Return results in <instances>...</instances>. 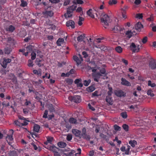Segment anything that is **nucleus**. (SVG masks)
Listing matches in <instances>:
<instances>
[{
	"label": "nucleus",
	"mask_w": 156,
	"mask_h": 156,
	"mask_svg": "<svg viewBox=\"0 0 156 156\" xmlns=\"http://www.w3.org/2000/svg\"><path fill=\"white\" fill-rule=\"evenodd\" d=\"M101 20L102 25L105 28L107 27L108 25L109 20V17L106 14H104L101 16Z\"/></svg>",
	"instance_id": "f257e3e1"
},
{
	"label": "nucleus",
	"mask_w": 156,
	"mask_h": 156,
	"mask_svg": "<svg viewBox=\"0 0 156 156\" xmlns=\"http://www.w3.org/2000/svg\"><path fill=\"white\" fill-rule=\"evenodd\" d=\"M139 46V45H136L134 43H132L130 44L129 48L130 50L133 52H137L140 50Z\"/></svg>",
	"instance_id": "f03ea898"
},
{
	"label": "nucleus",
	"mask_w": 156,
	"mask_h": 156,
	"mask_svg": "<svg viewBox=\"0 0 156 156\" xmlns=\"http://www.w3.org/2000/svg\"><path fill=\"white\" fill-rule=\"evenodd\" d=\"M124 29L121 26L118 25L112 28V30L114 33L120 32V33H123Z\"/></svg>",
	"instance_id": "7ed1b4c3"
},
{
	"label": "nucleus",
	"mask_w": 156,
	"mask_h": 156,
	"mask_svg": "<svg viewBox=\"0 0 156 156\" xmlns=\"http://www.w3.org/2000/svg\"><path fill=\"white\" fill-rule=\"evenodd\" d=\"M69 100L76 103H79L81 101V98L79 96H74L73 97H69Z\"/></svg>",
	"instance_id": "20e7f679"
},
{
	"label": "nucleus",
	"mask_w": 156,
	"mask_h": 156,
	"mask_svg": "<svg viewBox=\"0 0 156 156\" xmlns=\"http://www.w3.org/2000/svg\"><path fill=\"white\" fill-rule=\"evenodd\" d=\"M96 69H92V72H93L92 73L93 77L94 78V80L97 82L98 81V79L100 78V76H101V74L98 73L96 74L94 73L96 71Z\"/></svg>",
	"instance_id": "39448f33"
},
{
	"label": "nucleus",
	"mask_w": 156,
	"mask_h": 156,
	"mask_svg": "<svg viewBox=\"0 0 156 156\" xmlns=\"http://www.w3.org/2000/svg\"><path fill=\"white\" fill-rule=\"evenodd\" d=\"M13 130L12 129H10L9 130V133L6 136V140L8 142V144L10 145V142L9 141H12L13 140Z\"/></svg>",
	"instance_id": "423d86ee"
},
{
	"label": "nucleus",
	"mask_w": 156,
	"mask_h": 156,
	"mask_svg": "<svg viewBox=\"0 0 156 156\" xmlns=\"http://www.w3.org/2000/svg\"><path fill=\"white\" fill-rule=\"evenodd\" d=\"M91 39L90 38L89 39V40L90 41V43L89 41H88L89 47L88 48H85V50L87 51H89L94 53V52L96 51L94 48V46L93 44V42L91 41Z\"/></svg>",
	"instance_id": "0eeeda50"
},
{
	"label": "nucleus",
	"mask_w": 156,
	"mask_h": 156,
	"mask_svg": "<svg viewBox=\"0 0 156 156\" xmlns=\"http://www.w3.org/2000/svg\"><path fill=\"white\" fill-rule=\"evenodd\" d=\"M12 61L11 59L4 58L2 64V66L4 68H6L8 63H10Z\"/></svg>",
	"instance_id": "6e6552de"
},
{
	"label": "nucleus",
	"mask_w": 156,
	"mask_h": 156,
	"mask_svg": "<svg viewBox=\"0 0 156 156\" xmlns=\"http://www.w3.org/2000/svg\"><path fill=\"white\" fill-rule=\"evenodd\" d=\"M115 95L119 97H125L126 96V93L122 90H115L114 91Z\"/></svg>",
	"instance_id": "1a4fd4ad"
},
{
	"label": "nucleus",
	"mask_w": 156,
	"mask_h": 156,
	"mask_svg": "<svg viewBox=\"0 0 156 156\" xmlns=\"http://www.w3.org/2000/svg\"><path fill=\"white\" fill-rule=\"evenodd\" d=\"M72 132L76 136L80 138L82 137L81 132L80 131L76 129H72Z\"/></svg>",
	"instance_id": "9d476101"
},
{
	"label": "nucleus",
	"mask_w": 156,
	"mask_h": 156,
	"mask_svg": "<svg viewBox=\"0 0 156 156\" xmlns=\"http://www.w3.org/2000/svg\"><path fill=\"white\" fill-rule=\"evenodd\" d=\"M79 58L76 56H74L73 57V60L75 61L77 65L81 64V62L83 61V58L80 55H79Z\"/></svg>",
	"instance_id": "9b49d317"
},
{
	"label": "nucleus",
	"mask_w": 156,
	"mask_h": 156,
	"mask_svg": "<svg viewBox=\"0 0 156 156\" xmlns=\"http://www.w3.org/2000/svg\"><path fill=\"white\" fill-rule=\"evenodd\" d=\"M66 151H69V150H66V149L64 150L63 153L66 156H73L74 154L76 153V151L73 150H71L68 153H66Z\"/></svg>",
	"instance_id": "f8f14e48"
},
{
	"label": "nucleus",
	"mask_w": 156,
	"mask_h": 156,
	"mask_svg": "<svg viewBox=\"0 0 156 156\" xmlns=\"http://www.w3.org/2000/svg\"><path fill=\"white\" fill-rule=\"evenodd\" d=\"M66 26L69 28L73 29L75 27V23L72 20H70L67 21L66 22Z\"/></svg>",
	"instance_id": "ddd939ff"
},
{
	"label": "nucleus",
	"mask_w": 156,
	"mask_h": 156,
	"mask_svg": "<svg viewBox=\"0 0 156 156\" xmlns=\"http://www.w3.org/2000/svg\"><path fill=\"white\" fill-rule=\"evenodd\" d=\"M149 67L152 69L156 68V62L154 59L151 60L149 63Z\"/></svg>",
	"instance_id": "4468645a"
},
{
	"label": "nucleus",
	"mask_w": 156,
	"mask_h": 156,
	"mask_svg": "<svg viewBox=\"0 0 156 156\" xmlns=\"http://www.w3.org/2000/svg\"><path fill=\"white\" fill-rule=\"evenodd\" d=\"M136 32L134 31H132L131 30H128L126 33V35L129 38H130L133 35H136Z\"/></svg>",
	"instance_id": "2eb2a0df"
},
{
	"label": "nucleus",
	"mask_w": 156,
	"mask_h": 156,
	"mask_svg": "<svg viewBox=\"0 0 156 156\" xmlns=\"http://www.w3.org/2000/svg\"><path fill=\"white\" fill-rule=\"evenodd\" d=\"M47 147H46V148L52 151L54 153L56 151H57L58 150V148L54 145H48Z\"/></svg>",
	"instance_id": "dca6fc26"
},
{
	"label": "nucleus",
	"mask_w": 156,
	"mask_h": 156,
	"mask_svg": "<svg viewBox=\"0 0 156 156\" xmlns=\"http://www.w3.org/2000/svg\"><path fill=\"white\" fill-rule=\"evenodd\" d=\"M94 12L95 11L94 10L90 9L87 12V15L91 17L94 18Z\"/></svg>",
	"instance_id": "f3484780"
},
{
	"label": "nucleus",
	"mask_w": 156,
	"mask_h": 156,
	"mask_svg": "<svg viewBox=\"0 0 156 156\" xmlns=\"http://www.w3.org/2000/svg\"><path fill=\"white\" fill-rule=\"evenodd\" d=\"M121 84L123 85H124L127 86H131V84L130 82L126 80L125 79L122 78L121 79Z\"/></svg>",
	"instance_id": "a211bd4d"
},
{
	"label": "nucleus",
	"mask_w": 156,
	"mask_h": 156,
	"mask_svg": "<svg viewBox=\"0 0 156 156\" xmlns=\"http://www.w3.org/2000/svg\"><path fill=\"white\" fill-rule=\"evenodd\" d=\"M81 79H77L75 81V83L76 84L78 87H82L83 86V84L81 83Z\"/></svg>",
	"instance_id": "6ab92c4d"
},
{
	"label": "nucleus",
	"mask_w": 156,
	"mask_h": 156,
	"mask_svg": "<svg viewBox=\"0 0 156 156\" xmlns=\"http://www.w3.org/2000/svg\"><path fill=\"white\" fill-rule=\"evenodd\" d=\"M47 140L44 142V144L47 145L48 144H51L53 140V138L52 137L47 136Z\"/></svg>",
	"instance_id": "aec40b11"
},
{
	"label": "nucleus",
	"mask_w": 156,
	"mask_h": 156,
	"mask_svg": "<svg viewBox=\"0 0 156 156\" xmlns=\"http://www.w3.org/2000/svg\"><path fill=\"white\" fill-rule=\"evenodd\" d=\"M135 27L136 30L139 31L143 28V26L140 22H138L136 24Z\"/></svg>",
	"instance_id": "412c9836"
},
{
	"label": "nucleus",
	"mask_w": 156,
	"mask_h": 156,
	"mask_svg": "<svg viewBox=\"0 0 156 156\" xmlns=\"http://www.w3.org/2000/svg\"><path fill=\"white\" fill-rule=\"evenodd\" d=\"M57 44L58 46H61L62 44H65V42L64 39L62 38H59L57 41Z\"/></svg>",
	"instance_id": "4be33fe9"
},
{
	"label": "nucleus",
	"mask_w": 156,
	"mask_h": 156,
	"mask_svg": "<svg viewBox=\"0 0 156 156\" xmlns=\"http://www.w3.org/2000/svg\"><path fill=\"white\" fill-rule=\"evenodd\" d=\"M82 133L81 134L82 137L84 138L87 139L88 138V137L86 133V129L85 128H83L82 130Z\"/></svg>",
	"instance_id": "5701e85b"
},
{
	"label": "nucleus",
	"mask_w": 156,
	"mask_h": 156,
	"mask_svg": "<svg viewBox=\"0 0 156 156\" xmlns=\"http://www.w3.org/2000/svg\"><path fill=\"white\" fill-rule=\"evenodd\" d=\"M116 51L118 53H122L123 52V48L120 46H116L115 48Z\"/></svg>",
	"instance_id": "b1692460"
},
{
	"label": "nucleus",
	"mask_w": 156,
	"mask_h": 156,
	"mask_svg": "<svg viewBox=\"0 0 156 156\" xmlns=\"http://www.w3.org/2000/svg\"><path fill=\"white\" fill-rule=\"evenodd\" d=\"M72 12L69 11L67 9V12L65 14L64 16L66 18H70L72 16Z\"/></svg>",
	"instance_id": "393cba45"
},
{
	"label": "nucleus",
	"mask_w": 156,
	"mask_h": 156,
	"mask_svg": "<svg viewBox=\"0 0 156 156\" xmlns=\"http://www.w3.org/2000/svg\"><path fill=\"white\" fill-rule=\"evenodd\" d=\"M58 145L61 148H64L66 146V144L64 142L61 141L58 143Z\"/></svg>",
	"instance_id": "a878e982"
},
{
	"label": "nucleus",
	"mask_w": 156,
	"mask_h": 156,
	"mask_svg": "<svg viewBox=\"0 0 156 156\" xmlns=\"http://www.w3.org/2000/svg\"><path fill=\"white\" fill-rule=\"evenodd\" d=\"M26 49L27 51L23 53V55H24L25 56H27L28 55L29 52H30V51H32V46H27L26 48Z\"/></svg>",
	"instance_id": "bb28decb"
},
{
	"label": "nucleus",
	"mask_w": 156,
	"mask_h": 156,
	"mask_svg": "<svg viewBox=\"0 0 156 156\" xmlns=\"http://www.w3.org/2000/svg\"><path fill=\"white\" fill-rule=\"evenodd\" d=\"M43 13L47 15L48 16L50 17L52 16L53 14V13L51 11H46L45 12H43Z\"/></svg>",
	"instance_id": "cd10ccee"
},
{
	"label": "nucleus",
	"mask_w": 156,
	"mask_h": 156,
	"mask_svg": "<svg viewBox=\"0 0 156 156\" xmlns=\"http://www.w3.org/2000/svg\"><path fill=\"white\" fill-rule=\"evenodd\" d=\"M76 5H74L69 7L67 9L73 12V11H74L76 9Z\"/></svg>",
	"instance_id": "c85d7f7f"
},
{
	"label": "nucleus",
	"mask_w": 156,
	"mask_h": 156,
	"mask_svg": "<svg viewBox=\"0 0 156 156\" xmlns=\"http://www.w3.org/2000/svg\"><path fill=\"white\" fill-rule=\"evenodd\" d=\"M129 144L133 147H135V145L137 144V142L135 140H131L129 142Z\"/></svg>",
	"instance_id": "c756f323"
},
{
	"label": "nucleus",
	"mask_w": 156,
	"mask_h": 156,
	"mask_svg": "<svg viewBox=\"0 0 156 156\" xmlns=\"http://www.w3.org/2000/svg\"><path fill=\"white\" fill-rule=\"evenodd\" d=\"M40 128V127L39 125L35 124L34 126L33 130L36 132H39Z\"/></svg>",
	"instance_id": "7c9ffc66"
},
{
	"label": "nucleus",
	"mask_w": 156,
	"mask_h": 156,
	"mask_svg": "<svg viewBox=\"0 0 156 156\" xmlns=\"http://www.w3.org/2000/svg\"><path fill=\"white\" fill-rule=\"evenodd\" d=\"M128 9V7L125 5L120 9L121 12H126V11Z\"/></svg>",
	"instance_id": "2f4dec72"
},
{
	"label": "nucleus",
	"mask_w": 156,
	"mask_h": 156,
	"mask_svg": "<svg viewBox=\"0 0 156 156\" xmlns=\"http://www.w3.org/2000/svg\"><path fill=\"white\" fill-rule=\"evenodd\" d=\"M95 90V88L94 86H91L87 88V90L88 92H91Z\"/></svg>",
	"instance_id": "473e14b6"
},
{
	"label": "nucleus",
	"mask_w": 156,
	"mask_h": 156,
	"mask_svg": "<svg viewBox=\"0 0 156 156\" xmlns=\"http://www.w3.org/2000/svg\"><path fill=\"white\" fill-rule=\"evenodd\" d=\"M106 101L110 105H112V98L108 96H107L106 97Z\"/></svg>",
	"instance_id": "72a5a7b5"
},
{
	"label": "nucleus",
	"mask_w": 156,
	"mask_h": 156,
	"mask_svg": "<svg viewBox=\"0 0 156 156\" xmlns=\"http://www.w3.org/2000/svg\"><path fill=\"white\" fill-rule=\"evenodd\" d=\"M15 30V27L12 25L9 26L8 28L6 30L11 32H12Z\"/></svg>",
	"instance_id": "f704fd0d"
},
{
	"label": "nucleus",
	"mask_w": 156,
	"mask_h": 156,
	"mask_svg": "<svg viewBox=\"0 0 156 156\" xmlns=\"http://www.w3.org/2000/svg\"><path fill=\"white\" fill-rule=\"evenodd\" d=\"M117 1L116 0H110L108 2V4L110 5H113L117 4Z\"/></svg>",
	"instance_id": "c9c22d12"
},
{
	"label": "nucleus",
	"mask_w": 156,
	"mask_h": 156,
	"mask_svg": "<svg viewBox=\"0 0 156 156\" xmlns=\"http://www.w3.org/2000/svg\"><path fill=\"white\" fill-rule=\"evenodd\" d=\"M76 120L73 118H70L69 120V122L72 124H76Z\"/></svg>",
	"instance_id": "e433bc0d"
},
{
	"label": "nucleus",
	"mask_w": 156,
	"mask_h": 156,
	"mask_svg": "<svg viewBox=\"0 0 156 156\" xmlns=\"http://www.w3.org/2000/svg\"><path fill=\"white\" fill-rule=\"evenodd\" d=\"M154 19V16L153 14H151L150 17L147 18V20L148 21H153Z\"/></svg>",
	"instance_id": "4c0bfd02"
},
{
	"label": "nucleus",
	"mask_w": 156,
	"mask_h": 156,
	"mask_svg": "<svg viewBox=\"0 0 156 156\" xmlns=\"http://www.w3.org/2000/svg\"><path fill=\"white\" fill-rule=\"evenodd\" d=\"M84 38V36L83 35H81L77 37V41L79 42H81L83 41Z\"/></svg>",
	"instance_id": "58836bf2"
},
{
	"label": "nucleus",
	"mask_w": 156,
	"mask_h": 156,
	"mask_svg": "<svg viewBox=\"0 0 156 156\" xmlns=\"http://www.w3.org/2000/svg\"><path fill=\"white\" fill-rule=\"evenodd\" d=\"M148 86H150L152 87H154L156 86L155 84L154 83H152V82L151 80H149L148 81Z\"/></svg>",
	"instance_id": "ea45409f"
},
{
	"label": "nucleus",
	"mask_w": 156,
	"mask_h": 156,
	"mask_svg": "<svg viewBox=\"0 0 156 156\" xmlns=\"http://www.w3.org/2000/svg\"><path fill=\"white\" fill-rule=\"evenodd\" d=\"M42 82V81L41 80H39L37 81H34L33 84L35 86H38Z\"/></svg>",
	"instance_id": "a19ab883"
},
{
	"label": "nucleus",
	"mask_w": 156,
	"mask_h": 156,
	"mask_svg": "<svg viewBox=\"0 0 156 156\" xmlns=\"http://www.w3.org/2000/svg\"><path fill=\"white\" fill-rule=\"evenodd\" d=\"M121 115L124 119H126L127 117V113L126 112H124L121 113Z\"/></svg>",
	"instance_id": "79ce46f5"
},
{
	"label": "nucleus",
	"mask_w": 156,
	"mask_h": 156,
	"mask_svg": "<svg viewBox=\"0 0 156 156\" xmlns=\"http://www.w3.org/2000/svg\"><path fill=\"white\" fill-rule=\"evenodd\" d=\"M72 139V136L71 134H68L67 135L66 139L69 141H70Z\"/></svg>",
	"instance_id": "37998d69"
},
{
	"label": "nucleus",
	"mask_w": 156,
	"mask_h": 156,
	"mask_svg": "<svg viewBox=\"0 0 156 156\" xmlns=\"http://www.w3.org/2000/svg\"><path fill=\"white\" fill-rule=\"evenodd\" d=\"M33 72L34 74H36L38 76H41V73H39L37 70H34Z\"/></svg>",
	"instance_id": "c03bdc74"
},
{
	"label": "nucleus",
	"mask_w": 156,
	"mask_h": 156,
	"mask_svg": "<svg viewBox=\"0 0 156 156\" xmlns=\"http://www.w3.org/2000/svg\"><path fill=\"white\" fill-rule=\"evenodd\" d=\"M147 94L149 95H150L151 97H153L154 94L153 93V91L151 90H148L147 91Z\"/></svg>",
	"instance_id": "a18cd8bd"
},
{
	"label": "nucleus",
	"mask_w": 156,
	"mask_h": 156,
	"mask_svg": "<svg viewBox=\"0 0 156 156\" xmlns=\"http://www.w3.org/2000/svg\"><path fill=\"white\" fill-rule=\"evenodd\" d=\"M91 82V80H85L83 82L84 85L86 86H88Z\"/></svg>",
	"instance_id": "49530a36"
},
{
	"label": "nucleus",
	"mask_w": 156,
	"mask_h": 156,
	"mask_svg": "<svg viewBox=\"0 0 156 156\" xmlns=\"http://www.w3.org/2000/svg\"><path fill=\"white\" fill-rule=\"evenodd\" d=\"M122 127L126 131H127L128 130L129 126H128L126 124H124L123 125Z\"/></svg>",
	"instance_id": "de8ad7c7"
},
{
	"label": "nucleus",
	"mask_w": 156,
	"mask_h": 156,
	"mask_svg": "<svg viewBox=\"0 0 156 156\" xmlns=\"http://www.w3.org/2000/svg\"><path fill=\"white\" fill-rule=\"evenodd\" d=\"M114 128L115 130L120 131L121 130V127L117 125H115L114 126Z\"/></svg>",
	"instance_id": "09e8293b"
},
{
	"label": "nucleus",
	"mask_w": 156,
	"mask_h": 156,
	"mask_svg": "<svg viewBox=\"0 0 156 156\" xmlns=\"http://www.w3.org/2000/svg\"><path fill=\"white\" fill-rule=\"evenodd\" d=\"M42 61L41 60H37V59L36 60V64L39 66L40 67L41 66L43 65V64L42 63H41Z\"/></svg>",
	"instance_id": "8fccbe9b"
},
{
	"label": "nucleus",
	"mask_w": 156,
	"mask_h": 156,
	"mask_svg": "<svg viewBox=\"0 0 156 156\" xmlns=\"http://www.w3.org/2000/svg\"><path fill=\"white\" fill-rule=\"evenodd\" d=\"M31 58L32 60H34L36 57V53L34 52H32L31 54Z\"/></svg>",
	"instance_id": "3c124183"
},
{
	"label": "nucleus",
	"mask_w": 156,
	"mask_h": 156,
	"mask_svg": "<svg viewBox=\"0 0 156 156\" xmlns=\"http://www.w3.org/2000/svg\"><path fill=\"white\" fill-rule=\"evenodd\" d=\"M74 2L78 4H82L83 2L82 0H74Z\"/></svg>",
	"instance_id": "603ef678"
},
{
	"label": "nucleus",
	"mask_w": 156,
	"mask_h": 156,
	"mask_svg": "<svg viewBox=\"0 0 156 156\" xmlns=\"http://www.w3.org/2000/svg\"><path fill=\"white\" fill-rule=\"evenodd\" d=\"M28 66L29 67H32L33 66L34 64H33V61L30 59L28 61Z\"/></svg>",
	"instance_id": "864d4df0"
},
{
	"label": "nucleus",
	"mask_w": 156,
	"mask_h": 156,
	"mask_svg": "<svg viewBox=\"0 0 156 156\" xmlns=\"http://www.w3.org/2000/svg\"><path fill=\"white\" fill-rule=\"evenodd\" d=\"M14 123L17 126H22V123L20 122H19L18 120H16L14 121Z\"/></svg>",
	"instance_id": "5fc2aeb1"
},
{
	"label": "nucleus",
	"mask_w": 156,
	"mask_h": 156,
	"mask_svg": "<svg viewBox=\"0 0 156 156\" xmlns=\"http://www.w3.org/2000/svg\"><path fill=\"white\" fill-rule=\"evenodd\" d=\"M136 17L139 19H141L143 18V15L142 14H137L136 15Z\"/></svg>",
	"instance_id": "6e6d98bb"
},
{
	"label": "nucleus",
	"mask_w": 156,
	"mask_h": 156,
	"mask_svg": "<svg viewBox=\"0 0 156 156\" xmlns=\"http://www.w3.org/2000/svg\"><path fill=\"white\" fill-rule=\"evenodd\" d=\"M108 95H111L112 93V89L111 87H108Z\"/></svg>",
	"instance_id": "4d7b16f0"
},
{
	"label": "nucleus",
	"mask_w": 156,
	"mask_h": 156,
	"mask_svg": "<svg viewBox=\"0 0 156 156\" xmlns=\"http://www.w3.org/2000/svg\"><path fill=\"white\" fill-rule=\"evenodd\" d=\"M130 146L129 145L127 146V148L125 150V154H129V151L130 150Z\"/></svg>",
	"instance_id": "13d9d810"
},
{
	"label": "nucleus",
	"mask_w": 156,
	"mask_h": 156,
	"mask_svg": "<svg viewBox=\"0 0 156 156\" xmlns=\"http://www.w3.org/2000/svg\"><path fill=\"white\" fill-rule=\"evenodd\" d=\"M141 2V0H135L134 4L137 5H140Z\"/></svg>",
	"instance_id": "bf43d9fd"
},
{
	"label": "nucleus",
	"mask_w": 156,
	"mask_h": 156,
	"mask_svg": "<svg viewBox=\"0 0 156 156\" xmlns=\"http://www.w3.org/2000/svg\"><path fill=\"white\" fill-rule=\"evenodd\" d=\"M26 102L24 103V105L26 106H27L30 105L31 104V102L30 101H28L27 99L25 100Z\"/></svg>",
	"instance_id": "052dcab7"
},
{
	"label": "nucleus",
	"mask_w": 156,
	"mask_h": 156,
	"mask_svg": "<svg viewBox=\"0 0 156 156\" xmlns=\"http://www.w3.org/2000/svg\"><path fill=\"white\" fill-rule=\"evenodd\" d=\"M21 5L23 7L26 6L27 5V3L26 2H25L23 0H21Z\"/></svg>",
	"instance_id": "680f3d73"
},
{
	"label": "nucleus",
	"mask_w": 156,
	"mask_h": 156,
	"mask_svg": "<svg viewBox=\"0 0 156 156\" xmlns=\"http://www.w3.org/2000/svg\"><path fill=\"white\" fill-rule=\"evenodd\" d=\"M70 2V0H65L63 3V5L64 6L67 5L69 4Z\"/></svg>",
	"instance_id": "e2e57ef3"
},
{
	"label": "nucleus",
	"mask_w": 156,
	"mask_h": 156,
	"mask_svg": "<svg viewBox=\"0 0 156 156\" xmlns=\"http://www.w3.org/2000/svg\"><path fill=\"white\" fill-rule=\"evenodd\" d=\"M24 121H23V122L21 123H22V126H26L28 124V122H29V121H27V120H26L25 119V120H23Z\"/></svg>",
	"instance_id": "0e129e2a"
},
{
	"label": "nucleus",
	"mask_w": 156,
	"mask_h": 156,
	"mask_svg": "<svg viewBox=\"0 0 156 156\" xmlns=\"http://www.w3.org/2000/svg\"><path fill=\"white\" fill-rule=\"evenodd\" d=\"M102 4H103L102 5H100L99 7V8L100 9H103L106 7L105 5V3L104 2H103Z\"/></svg>",
	"instance_id": "69168bd1"
},
{
	"label": "nucleus",
	"mask_w": 156,
	"mask_h": 156,
	"mask_svg": "<svg viewBox=\"0 0 156 156\" xmlns=\"http://www.w3.org/2000/svg\"><path fill=\"white\" fill-rule=\"evenodd\" d=\"M10 50L9 48H5V53L7 54H9L10 53Z\"/></svg>",
	"instance_id": "338daca9"
},
{
	"label": "nucleus",
	"mask_w": 156,
	"mask_h": 156,
	"mask_svg": "<svg viewBox=\"0 0 156 156\" xmlns=\"http://www.w3.org/2000/svg\"><path fill=\"white\" fill-rule=\"evenodd\" d=\"M48 114V111L47 110L45 111L44 114L43 116V117L44 118H47V115Z\"/></svg>",
	"instance_id": "774afa93"
}]
</instances>
